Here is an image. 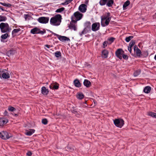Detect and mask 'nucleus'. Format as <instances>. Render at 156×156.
<instances>
[{
	"instance_id": "obj_1",
	"label": "nucleus",
	"mask_w": 156,
	"mask_h": 156,
	"mask_svg": "<svg viewBox=\"0 0 156 156\" xmlns=\"http://www.w3.org/2000/svg\"><path fill=\"white\" fill-rule=\"evenodd\" d=\"M62 19V16L61 15H56L51 18L50 20V24L54 26H58L61 22Z\"/></svg>"
},
{
	"instance_id": "obj_2",
	"label": "nucleus",
	"mask_w": 156,
	"mask_h": 156,
	"mask_svg": "<svg viewBox=\"0 0 156 156\" xmlns=\"http://www.w3.org/2000/svg\"><path fill=\"white\" fill-rule=\"evenodd\" d=\"M0 29L2 32L9 33L11 29L7 23H2L0 24Z\"/></svg>"
},
{
	"instance_id": "obj_3",
	"label": "nucleus",
	"mask_w": 156,
	"mask_h": 156,
	"mask_svg": "<svg viewBox=\"0 0 156 156\" xmlns=\"http://www.w3.org/2000/svg\"><path fill=\"white\" fill-rule=\"evenodd\" d=\"M83 16V15L82 14L78 11H77L75 12L73 14V16H72L71 17L73 18L74 22L76 23L77 21L81 19Z\"/></svg>"
},
{
	"instance_id": "obj_4",
	"label": "nucleus",
	"mask_w": 156,
	"mask_h": 156,
	"mask_svg": "<svg viewBox=\"0 0 156 156\" xmlns=\"http://www.w3.org/2000/svg\"><path fill=\"white\" fill-rule=\"evenodd\" d=\"M124 120L121 119H115L114 120L115 125L117 127L121 128L124 125Z\"/></svg>"
},
{
	"instance_id": "obj_5",
	"label": "nucleus",
	"mask_w": 156,
	"mask_h": 156,
	"mask_svg": "<svg viewBox=\"0 0 156 156\" xmlns=\"http://www.w3.org/2000/svg\"><path fill=\"white\" fill-rule=\"evenodd\" d=\"M12 134L9 133L6 131H2L0 132V137L4 140H7L12 137Z\"/></svg>"
},
{
	"instance_id": "obj_6",
	"label": "nucleus",
	"mask_w": 156,
	"mask_h": 156,
	"mask_svg": "<svg viewBox=\"0 0 156 156\" xmlns=\"http://www.w3.org/2000/svg\"><path fill=\"white\" fill-rule=\"evenodd\" d=\"M71 19L72 20L70 23L69 27L70 29L73 30L74 31H76L77 29V25L76 24V23L74 22V18L73 17H71Z\"/></svg>"
},
{
	"instance_id": "obj_7",
	"label": "nucleus",
	"mask_w": 156,
	"mask_h": 156,
	"mask_svg": "<svg viewBox=\"0 0 156 156\" xmlns=\"http://www.w3.org/2000/svg\"><path fill=\"white\" fill-rule=\"evenodd\" d=\"M49 20L48 17L42 16L39 17L37 19V21L40 23L46 24L48 23Z\"/></svg>"
},
{
	"instance_id": "obj_8",
	"label": "nucleus",
	"mask_w": 156,
	"mask_h": 156,
	"mask_svg": "<svg viewBox=\"0 0 156 156\" xmlns=\"http://www.w3.org/2000/svg\"><path fill=\"white\" fill-rule=\"evenodd\" d=\"M124 51L121 48L118 49L115 51L116 56L120 59H122V56L124 53Z\"/></svg>"
},
{
	"instance_id": "obj_9",
	"label": "nucleus",
	"mask_w": 156,
	"mask_h": 156,
	"mask_svg": "<svg viewBox=\"0 0 156 156\" xmlns=\"http://www.w3.org/2000/svg\"><path fill=\"white\" fill-rule=\"evenodd\" d=\"M100 23H95L92 25V30L94 31L98 30L100 29Z\"/></svg>"
},
{
	"instance_id": "obj_10",
	"label": "nucleus",
	"mask_w": 156,
	"mask_h": 156,
	"mask_svg": "<svg viewBox=\"0 0 156 156\" xmlns=\"http://www.w3.org/2000/svg\"><path fill=\"white\" fill-rule=\"evenodd\" d=\"M85 28L84 29L87 33L91 31V23L90 22H87L84 24Z\"/></svg>"
},
{
	"instance_id": "obj_11",
	"label": "nucleus",
	"mask_w": 156,
	"mask_h": 156,
	"mask_svg": "<svg viewBox=\"0 0 156 156\" xmlns=\"http://www.w3.org/2000/svg\"><path fill=\"white\" fill-rule=\"evenodd\" d=\"M87 5L84 4H82L79 7V10L82 12H85L87 10Z\"/></svg>"
},
{
	"instance_id": "obj_12",
	"label": "nucleus",
	"mask_w": 156,
	"mask_h": 156,
	"mask_svg": "<svg viewBox=\"0 0 156 156\" xmlns=\"http://www.w3.org/2000/svg\"><path fill=\"white\" fill-rule=\"evenodd\" d=\"M134 50L137 56L139 57H140L141 55V52L140 50L138 48L136 45L134 46Z\"/></svg>"
},
{
	"instance_id": "obj_13",
	"label": "nucleus",
	"mask_w": 156,
	"mask_h": 156,
	"mask_svg": "<svg viewBox=\"0 0 156 156\" xmlns=\"http://www.w3.org/2000/svg\"><path fill=\"white\" fill-rule=\"evenodd\" d=\"M111 20V18H108L107 19H106L103 21L101 20V26L104 27L108 26Z\"/></svg>"
},
{
	"instance_id": "obj_14",
	"label": "nucleus",
	"mask_w": 156,
	"mask_h": 156,
	"mask_svg": "<svg viewBox=\"0 0 156 156\" xmlns=\"http://www.w3.org/2000/svg\"><path fill=\"white\" fill-rule=\"evenodd\" d=\"M58 38L60 41L63 42H65L66 41H70V39L68 37H67L66 36H62L60 35Z\"/></svg>"
},
{
	"instance_id": "obj_15",
	"label": "nucleus",
	"mask_w": 156,
	"mask_h": 156,
	"mask_svg": "<svg viewBox=\"0 0 156 156\" xmlns=\"http://www.w3.org/2000/svg\"><path fill=\"white\" fill-rule=\"evenodd\" d=\"M110 13L109 12H107L105 14L103 15L101 17V21L104 20L106 19H107L108 18H111V17L110 16Z\"/></svg>"
},
{
	"instance_id": "obj_16",
	"label": "nucleus",
	"mask_w": 156,
	"mask_h": 156,
	"mask_svg": "<svg viewBox=\"0 0 156 156\" xmlns=\"http://www.w3.org/2000/svg\"><path fill=\"white\" fill-rule=\"evenodd\" d=\"M8 122V120L5 118H0V126H2Z\"/></svg>"
},
{
	"instance_id": "obj_17",
	"label": "nucleus",
	"mask_w": 156,
	"mask_h": 156,
	"mask_svg": "<svg viewBox=\"0 0 156 156\" xmlns=\"http://www.w3.org/2000/svg\"><path fill=\"white\" fill-rule=\"evenodd\" d=\"M41 93L44 95H47L48 93V90L45 87H43L41 88Z\"/></svg>"
},
{
	"instance_id": "obj_18",
	"label": "nucleus",
	"mask_w": 156,
	"mask_h": 156,
	"mask_svg": "<svg viewBox=\"0 0 156 156\" xmlns=\"http://www.w3.org/2000/svg\"><path fill=\"white\" fill-rule=\"evenodd\" d=\"M83 84L85 86L87 87H89L91 85L90 82L88 80L86 79L84 80L83 82Z\"/></svg>"
},
{
	"instance_id": "obj_19",
	"label": "nucleus",
	"mask_w": 156,
	"mask_h": 156,
	"mask_svg": "<svg viewBox=\"0 0 156 156\" xmlns=\"http://www.w3.org/2000/svg\"><path fill=\"white\" fill-rule=\"evenodd\" d=\"M74 83L75 86L77 87H81V84L77 79L75 80L74 81Z\"/></svg>"
},
{
	"instance_id": "obj_20",
	"label": "nucleus",
	"mask_w": 156,
	"mask_h": 156,
	"mask_svg": "<svg viewBox=\"0 0 156 156\" xmlns=\"http://www.w3.org/2000/svg\"><path fill=\"white\" fill-rule=\"evenodd\" d=\"M108 54V50L104 49L102 51V55L105 58L107 57Z\"/></svg>"
},
{
	"instance_id": "obj_21",
	"label": "nucleus",
	"mask_w": 156,
	"mask_h": 156,
	"mask_svg": "<svg viewBox=\"0 0 156 156\" xmlns=\"http://www.w3.org/2000/svg\"><path fill=\"white\" fill-rule=\"evenodd\" d=\"M113 0H108L106 5L108 7H112L114 3Z\"/></svg>"
},
{
	"instance_id": "obj_22",
	"label": "nucleus",
	"mask_w": 156,
	"mask_h": 156,
	"mask_svg": "<svg viewBox=\"0 0 156 156\" xmlns=\"http://www.w3.org/2000/svg\"><path fill=\"white\" fill-rule=\"evenodd\" d=\"M16 51L13 50H10L7 52L6 54L9 57L10 56L14 55Z\"/></svg>"
},
{
	"instance_id": "obj_23",
	"label": "nucleus",
	"mask_w": 156,
	"mask_h": 156,
	"mask_svg": "<svg viewBox=\"0 0 156 156\" xmlns=\"http://www.w3.org/2000/svg\"><path fill=\"white\" fill-rule=\"evenodd\" d=\"M151 87L149 86L146 87L144 89V91L146 93H149L151 90Z\"/></svg>"
},
{
	"instance_id": "obj_24",
	"label": "nucleus",
	"mask_w": 156,
	"mask_h": 156,
	"mask_svg": "<svg viewBox=\"0 0 156 156\" xmlns=\"http://www.w3.org/2000/svg\"><path fill=\"white\" fill-rule=\"evenodd\" d=\"M8 33H6L5 34H2L1 36V41L2 42H3V40L6 39L8 37L9 35L8 34Z\"/></svg>"
},
{
	"instance_id": "obj_25",
	"label": "nucleus",
	"mask_w": 156,
	"mask_h": 156,
	"mask_svg": "<svg viewBox=\"0 0 156 156\" xmlns=\"http://www.w3.org/2000/svg\"><path fill=\"white\" fill-rule=\"evenodd\" d=\"M39 29L35 27L32 29L30 31V33L33 34H38L39 33Z\"/></svg>"
},
{
	"instance_id": "obj_26",
	"label": "nucleus",
	"mask_w": 156,
	"mask_h": 156,
	"mask_svg": "<svg viewBox=\"0 0 156 156\" xmlns=\"http://www.w3.org/2000/svg\"><path fill=\"white\" fill-rule=\"evenodd\" d=\"M58 86L57 84H55L54 83L51 84L49 86V87L51 89H57L58 88Z\"/></svg>"
},
{
	"instance_id": "obj_27",
	"label": "nucleus",
	"mask_w": 156,
	"mask_h": 156,
	"mask_svg": "<svg viewBox=\"0 0 156 156\" xmlns=\"http://www.w3.org/2000/svg\"><path fill=\"white\" fill-rule=\"evenodd\" d=\"M35 132V130L33 129H30V130H27L25 134L28 136H30L32 135Z\"/></svg>"
},
{
	"instance_id": "obj_28",
	"label": "nucleus",
	"mask_w": 156,
	"mask_h": 156,
	"mask_svg": "<svg viewBox=\"0 0 156 156\" xmlns=\"http://www.w3.org/2000/svg\"><path fill=\"white\" fill-rule=\"evenodd\" d=\"M76 97L79 99H82L84 98V95L82 93H79L76 95Z\"/></svg>"
},
{
	"instance_id": "obj_29",
	"label": "nucleus",
	"mask_w": 156,
	"mask_h": 156,
	"mask_svg": "<svg viewBox=\"0 0 156 156\" xmlns=\"http://www.w3.org/2000/svg\"><path fill=\"white\" fill-rule=\"evenodd\" d=\"M2 77L4 79H8L10 77V75L8 73H4L2 75Z\"/></svg>"
},
{
	"instance_id": "obj_30",
	"label": "nucleus",
	"mask_w": 156,
	"mask_h": 156,
	"mask_svg": "<svg viewBox=\"0 0 156 156\" xmlns=\"http://www.w3.org/2000/svg\"><path fill=\"white\" fill-rule=\"evenodd\" d=\"M130 1L128 0L126 1L124 3L123 6V9H125L126 7L128 6L130 4Z\"/></svg>"
},
{
	"instance_id": "obj_31",
	"label": "nucleus",
	"mask_w": 156,
	"mask_h": 156,
	"mask_svg": "<svg viewBox=\"0 0 156 156\" xmlns=\"http://www.w3.org/2000/svg\"><path fill=\"white\" fill-rule=\"evenodd\" d=\"M108 0H101L99 2L100 5L103 6L105 5L107 3Z\"/></svg>"
},
{
	"instance_id": "obj_32",
	"label": "nucleus",
	"mask_w": 156,
	"mask_h": 156,
	"mask_svg": "<svg viewBox=\"0 0 156 156\" xmlns=\"http://www.w3.org/2000/svg\"><path fill=\"white\" fill-rule=\"evenodd\" d=\"M21 30L20 28L15 29H14L12 31V34L13 35L20 31Z\"/></svg>"
},
{
	"instance_id": "obj_33",
	"label": "nucleus",
	"mask_w": 156,
	"mask_h": 156,
	"mask_svg": "<svg viewBox=\"0 0 156 156\" xmlns=\"http://www.w3.org/2000/svg\"><path fill=\"white\" fill-rule=\"evenodd\" d=\"M7 19L6 17L5 16H0V22L1 21H5Z\"/></svg>"
},
{
	"instance_id": "obj_34",
	"label": "nucleus",
	"mask_w": 156,
	"mask_h": 156,
	"mask_svg": "<svg viewBox=\"0 0 156 156\" xmlns=\"http://www.w3.org/2000/svg\"><path fill=\"white\" fill-rule=\"evenodd\" d=\"M115 40V38L113 37H111L108 38V41L109 42V44H111L112 42H113Z\"/></svg>"
},
{
	"instance_id": "obj_35",
	"label": "nucleus",
	"mask_w": 156,
	"mask_h": 156,
	"mask_svg": "<svg viewBox=\"0 0 156 156\" xmlns=\"http://www.w3.org/2000/svg\"><path fill=\"white\" fill-rule=\"evenodd\" d=\"M0 4L4 6L10 7L11 6V5L9 3H2L0 2Z\"/></svg>"
},
{
	"instance_id": "obj_36",
	"label": "nucleus",
	"mask_w": 156,
	"mask_h": 156,
	"mask_svg": "<svg viewBox=\"0 0 156 156\" xmlns=\"http://www.w3.org/2000/svg\"><path fill=\"white\" fill-rule=\"evenodd\" d=\"M148 115L156 118V113L151 112H149L148 113Z\"/></svg>"
},
{
	"instance_id": "obj_37",
	"label": "nucleus",
	"mask_w": 156,
	"mask_h": 156,
	"mask_svg": "<svg viewBox=\"0 0 156 156\" xmlns=\"http://www.w3.org/2000/svg\"><path fill=\"white\" fill-rule=\"evenodd\" d=\"M140 73V71L138 70L135 71L133 73V75L134 76H138Z\"/></svg>"
},
{
	"instance_id": "obj_38",
	"label": "nucleus",
	"mask_w": 156,
	"mask_h": 156,
	"mask_svg": "<svg viewBox=\"0 0 156 156\" xmlns=\"http://www.w3.org/2000/svg\"><path fill=\"white\" fill-rule=\"evenodd\" d=\"M133 36H129L128 37H126L125 39V40L126 42H129L130 41V40L131 39H132L133 38Z\"/></svg>"
},
{
	"instance_id": "obj_39",
	"label": "nucleus",
	"mask_w": 156,
	"mask_h": 156,
	"mask_svg": "<svg viewBox=\"0 0 156 156\" xmlns=\"http://www.w3.org/2000/svg\"><path fill=\"white\" fill-rule=\"evenodd\" d=\"M65 10V8L64 7H62L61 8L57 9L55 12H61Z\"/></svg>"
},
{
	"instance_id": "obj_40",
	"label": "nucleus",
	"mask_w": 156,
	"mask_h": 156,
	"mask_svg": "<svg viewBox=\"0 0 156 156\" xmlns=\"http://www.w3.org/2000/svg\"><path fill=\"white\" fill-rule=\"evenodd\" d=\"M8 110L10 111L14 112L16 110V109L13 107L9 106L8 107Z\"/></svg>"
},
{
	"instance_id": "obj_41",
	"label": "nucleus",
	"mask_w": 156,
	"mask_h": 156,
	"mask_svg": "<svg viewBox=\"0 0 156 156\" xmlns=\"http://www.w3.org/2000/svg\"><path fill=\"white\" fill-rule=\"evenodd\" d=\"M55 56L57 57H59L61 56V53L59 51H56L55 53Z\"/></svg>"
},
{
	"instance_id": "obj_42",
	"label": "nucleus",
	"mask_w": 156,
	"mask_h": 156,
	"mask_svg": "<svg viewBox=\"0 0 156 156\" xmlns=\"http://www.w3.org/2000/svg\"><path fill=\"white\" fill-rule=\"evenodd\" d=\"M48 121L46 119H43L42 120V123L44 125H46L48 123Z\"/></svg>"
},
{
	"instance_id": "obj_43",
	"label": "nucleus",
	"mask_w": 156,
	"mask_h": 156,
	"mask_svg": "<svg viewBox=\"0 0 156 156\" xmlns=\"http://www.w3.org/2000/svg\"><path fill=\"white\" fill-rule=\"evenodd\" d=\"M109 42L108 41H105L103 43V48H105L107 46V44H108Z\"/></svg>"
},
{
	"instance_id": "obj_44",
	"label": "nucleus",
	"mask_w": 156,
	"mask_h": 156,
	"mask_svg": "<svg viewBox=\"0 0 156 156\" xmlns=\"http://www.w3.org/2000/svg\"><path fill=\"white\" fill-rule=\"evenodd\" d=\"M135 43V41H131L129 44V46L132 47L134 45Z\"/></svg>"
},
{
	"instance_id": "obj_45",
	"label": "nucleus",
	"mask_w": 156,
	"mask_h": 156,
	"mask_svg": "<svg viewBox=\"0 0 156 156\" xmlns=\"http://www.w3.org/2000/svg\"><path fill=\"white\" fill-rule=\"evenodd\" d=\"M67 149L70 151H74V148L68 146L67 147Z\"/></svg>"
},
{
	"instance_id": "obj_46",
	"label": "nucleus",
	"mask_w": 156,
	"mask_h": 156,
	"mask_svg": "<svg viewBox=\"0 0 156 156\" xmlns=\"http://www.w3.org/2000/svg\"><path fill=\"white\" fill-rule=\"evenodd\" d=\"M87 33V32L85 30L83 29L81 32L80 33V36H82L83 34H86Z\"/></svg>"
},
{
	"instance_id": "obj_47",
	"label": "nucleus",
	"mask_w": 156,
	"mask_h": 156,
	"mask_svg": "<svg viewBox=\"0 0 156 156\" xmlns=\"http://www.w3.org/2000/svg\"><path fill=\"white\" fill-rule=\"evenodd\" d=\"M122 57L123 59L125 60H127L128 59V56L127 55H124L123 54L122 56Z\"/></svg>"
},
{
	"instance_id": "obj_48",
	"label": "nucleus",
	"mask_w": 156,
	"mask_h": 156,
	"mask_svg": "<svg viewBox=\"0 0 156 156\" xmlns=\"http://www.w3.org/2000/svg\"><path fill=\"white\" fill-rule=\"evenodd\" d=\"M38 31H39V33H38V34H43L45 33L46 32V31L45 30H44V31H42V30H40L39 29Z\"/></svg>"
},
{
	"instance_id": "obj_49",
	"label": "nucleus",
	"mask_w": 156,
	"mask_h": 156,
	"mask_svg": "<svg viewBox=\"0 0 156 156\" xmlns=\"http://www.w3.org/2000/svg\"><path fill=\"white\" fill-rule=\"evenodd\" d=\"M73 0H66L65 2H66V3L68 4L69 3H70Z\"/></svg>"
},
{
	"instance_id": "obj_50",
	"label": "nucleus",
	"mask_w": 156,
	"mask_h": 156,
	"mask_svg": "<svg viewBox=\"0 0 156 156\" xmlns=\"http://www.w3.org/2000/svg\"><path fill=\"white\" fill-rule=\"evenodd\" d=\"M27 155L29 156H31L32 155V153L30 151H28L27 153Z\"/></svg>"
},
{
	"instance_id": "obj_51",
	"label": "nucleus",
	"mask_w": 156,
	"mask_h": 156,
	"mask_svg": "<svg viewBox=\"0 0 156 156\" xmlns=\"http://www.w3.org/2000/svg\"><path fill=\"white\" fill-rule=\"evenodd\" d=\"M132 48V47H129V46H128V50L129 51V52H130V53H131Z\"/></svg>"
},
{
	"instance_id": "obj_52",
	"label": "nucleus",
	"mask_w": 156,
	"mask_h": 156,
	"mask_svg": "<svg viewBox=\"0 0 156 156\" xmlns=\"http://www.w3.org/2000/svg\"><path fill=\"white\" fill-rule=\"evenodd\" d=\"M52 34L54 35V36H57V37H58H58H59V35L57 34H56L55 33H54L53 32L52 33Z\"/></svg>"
},
{
	"instance_id": "obj_53",
	"label": "nucleus",
	"mask_w": 156,
	"mask_h": 156,
	"mask_svg": "<svg viewBox=\"0 0 156 156\" xmlns=\"http://www.w3.org/2000/svg\"><path fill=\"white\" fill-rule=\"evenodd\" d=\"M45 46L48 48H50L51 47H52L51 46L48 44L45 45Z\"/></svg>"
},
{
	"instance_id": "obj_54",
	"label": "nucleus",
	"mask_w": 156,
	"mask_h": 156,
	"mask_svg": "<svg viewBox=\"0 0 156 156\" xmlns=\"http://www.w3.org/2000/svg\"><path fill=\"white\" fill-rule=\"evenodd\" d=\"M4 114L5 115H8V113L7 111L5 110L4 112Z\"/></svg>"
},
{
	"instance_id": "obj_55",
	"label": "nucleus",
	"mask_w": 156,
	"mask_h": 156,
	"mask_svg": "<svg viewBox=\"0 0 156 156\" xmlns=\"http://www.w3.org/2000/svg\"><path fill=\"white\" fill-rule=\"evenodd\" d=\"M3 7L0 6V9L2 11H4L5 10L3 9Z\"/></svg>"
},
{
	"instance_id": "obj_56",
	"label": "nucleus",
	"mask_w": 156,
	"mask_h": 156,
	"mask_svg": "<svg viewBox=\"0 0 156 156\" xmlns=\"http://www.w3.org/2000/svg\"><path fill=\"white\" fill-rule=\"evenodd\" d=\"M61 5H67V4L66 3V2H65L62 3L61 4Z\"/></svg>"
},
{
	"instance_id": "obj_57",
	"label": "nucleus",
	"mask_w": 156,
	"mask_h": 156,
	"mask_svg": "<svg viewBox=\"0 0 156 156\" xmlns=\"http://www.w3.org/2000/svg\"><path fill=\"white\" fill-rule=\"evenodd\" d=\"M72 112L74 114H76V113H77V112L75 110H73L72 111Z\"/></svg>"
},
{
	"instance_id": "obj_58",
	"label": "nucleus",
	"mask_w": 156,
	"mask_h": 156,
	"mask_svg": "<svg viewBox=\"0 0 156 156\" xmlns=\"http://www.w3.org/2000/svg\"><path fill=\"white\" fill-rule=\"evenodd\" d=\"M154 18L156 19V12L155 14L153 16Z\"/></svg>"
},
{
	"instance_id": "obj_59",
	"label": "nucleus",
	"mask_w": 156,
	"mask_h": 156,
	"mask_svg": "<svg viewBox=\"0 0 156 156\" xmlns=\"http://www.w3.org/2000/svg\"><path fill=\"white\" fill-rule=\"evenodd\" d=\"M25 18L26 19V18L28 16V15H25Z\"/></svg>"
},
{
	"instance_id": "obj_60",
	"label": "nucleus",
	"mask_w": 156,
	"mask_h": 156,
	"mask_svg": "<svg viewBox=\"0 0 156 156\" xmlns=\"http://www.w3.org/2000/svg\"><path fill=\"white\" fill-rule=\"evenodd\" d=\"M94 104H97V102L95 101H94Z\"/></svg>"
},
{
	"instance_id": "obj_61",
	"label": "nucleus",
	"mask_w": 156,
	"mask_h": 156,
	"mask_svg": "<svg viewBox=\"0 0 156 156\" xmlns=\"http://www.w3.org/2000/svg\"><path fill=\"white\" fill-rule=\"evenodd\" d=\"M17 115H18L17 114H15V116H17Z\"/></svg>"
}]
</instances>
